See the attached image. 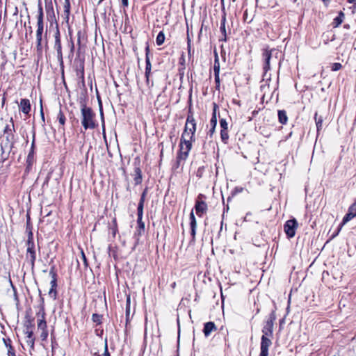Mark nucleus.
<instances>
[{
    "mask_svg": "<svg viewBox=\"0 0 356 356\" xmlns=\"http://www.w3.org/2000/svg\"><path fill=\"white\" fill-rule=\"evenodd\" d=\"M348 1L350 3H353L355 1V0H348Z\"/></svg>",
    "mask_w": 356,
    "mask_h": 356,
    "instance_id": "nucleus-48",
    "label": "nucleus"
},
{
    "mask_svg": "<svg viewBox=\"0 0 356 356\" xmlns=\"http://www.w3.org/2000/svg\"><path fill=\"white\" fill-rule=\"evenodd\" d=\"M172 288H174L175 286V283H173V284L172 285Z\"/></svg>",
    "mask_w": 356,
    "mask_h": 356,
    "instance_id": "nucleus-49",
    "label": "nucleus"
},
{
    "mask_svg": "<svg viewBox=\"0 0 356 356\" xmlns=\"http://www.w3.org/2000/svg\"><path fill=\"white\" fill-rule=\"evenodd\" d=\"M190 225L191 229V236L193 237V239H195V234H196V227H197V222L196 220L193 213V211H192L190 213Z\"/></svg>",
    "mask_w": 356,
    "mask_h": 356,
    "instance_id": "nucleus-14",
    "label": "nucleus"
},
{
    "mask_svg": "<svg viewBox=\"0 0 356 356\" xmlns=\"http://www.w3.org/2000/svg\"><path fill=\"white\" fill-rule=\"evenodd\" d=\"M214 76H215V81H216V88H218L219 86H220L219 74H214Z\"/></svg>",
    "mask_w": 356,
    "mask_h": 356,
    "instance_id": "nucleus-38",
    "label": "nucleus"
},
{
    "mask_svg": "<svg viewBox=\"0 0 356 356\" xmlns=\"http://www.w3.org/2000/svg\"><path fill=\"white\" fill-rule=\"evenodd\" d=\"M58 40H60V37H59V32H58V31H57V33L56 34V36H55V41H58Z\"/></svg>",
    "mask_w": 356,
    "mask_h": 356,
    "instance_id": "nucleus-43",
    "label": "nucleus"
},
{
    "mask_svg": "<svg viewBox=\"0 0 356 356\" xmlns=\"http://www.w3.org/2000/svg\"><path fill=\"white\" fill-rule=\"evenodd\" d=\"M196 131V123L193 115H188L184 132L181 138L195 140V133Z\"/></svg>",
    "mask_w": 356,
    "mask_h": 356,
    "instance_id": "nucleus-2",
    "label": "nucleus"
},
{
    "mask_svg": "<svg viewBox=\"0 0 356 356\" xmlns=\"http://www.w3.org/2000/svg\"><path fill=\"white\" fill-rule=\"evenodd\" d=\"M48 337V332L47 330H41L40 338L42 340H46Z\"/></svg>",
    "mask_w": 356,
    "mask_h": 356,
    "instance_id": "nucleus-36",
    "label": "nucleus"
},
{
    "mask_svg": "<svg viewBox=\"0 0 356 356\" xmlns=\"http://www.w3.org/2000/svg\"><path fill=\"white\" fill-rule=\"evenodd\" d=\"M216 329L215 324L213 322H208L204 324V333L206 337L209 336L212 331Z\"/></svg>",
    "mask_w": 356,
    "mask_h": 356,
    "instance_id": "nucleus-15",
    "label": "nucleus"
},
{
    "mask_svg": "<svg viewBox=\"0 0 356 356\" xmlns=\"http://www.w3.org/2000/svg\"><path fill=\"white\" fill-rule=\"evenodd\" d=\"M202 195H200L195 203L196 213L199 216H202L207 211V204L205 202L201 200Z\"/></svg>",
    "mask_w": 356,
    "mask_h": 356,
    "instance_id": "nucleus-11",
    "label": "nucleus"
},
{
    "mask_svg": "<svg viewBox=\"0 0 356 356\" xmlns=\"http://www.w3.org/2000/svg\"><path fill=\"white\" fill-rule=\"evenodd\" d=\"M81 256H82V259L83 260V262H84L85 265L86 266L87 265V261H86V256H85V254H84L83 251L81 252Z\"/></svg>",
    "mask_w": 356,
    "mask_h": 356,
    "instance_id": "nucleus-42",
    "label": "nucleus"
},
{
    "mask_svg": "<svg viewBox=\"0 0 356 356\" xmlns=\"http://www.w3.org/2000/svg\"><path fill=\"white\" fill-rule=\"evenodd\" d=\"M101 115H102V117L103 118V112H102V111H101Z\"/></svg>",
    "mask_w": 356,
    "mask_h": 356,
    "instance_id": "nucleus-50",
    "label": "nucleus"
},
{
    "mask_svg": "<svg viewBox=\"0 0 356 356\" xmlns=\"http://www.w3.org/2000/svg\"><path fill=\"white\" fill-rule=\"evenodd\" d=\"M128 0H122V4L124 6H128Z\"/></svg>",
    "mask_w": 356,
    "mask_h": 356,
    "instance_id": "nucleus-46",
    "label": "nucleus"
},
{
    "mask_svg": "<svg viewBox=\"0 0 356 356\" xmlns=\"http://www.w3.org/2000/svg\"><path fill=\"white\" fill-rule=\"evenodd\" d=\"M33 146H34V139L33 140V142H32L31 151V152H30V153H29V157H30V156H31V154H33Z\"/></svg>",
    "mask_w": 356,
    "mask_h": 356,
    "instance_id": "nucleus-44",
    "label": "nucleus"
},
{
    "mask_svg": "<svg viewBox=\"0 0 356 356\" xmlns=\"http://www.w3.org/2000/svg\"><path fill=\"white\" fill-rule=\"evenodd\" d=\"M100 316L98 314L92 315V320L94 322H99Z\"/></svg>",
    "mask_w": 356,
    "mask_h": 356,
    "instance_id": "nucleus-39",
    "label": "nucleus"
},
{
    "mask_svg": "<svg viewBox=\"0 0 356 356\" xmlns=\"http://www.w3.org/2000/svg\"><path fill=\"white\" fill-rule=\"evenodd\" d=\"M356 216V202L349 208L348 212L346 213V215L343 217L342 222L339 228L338 232H339L342 227L346 223H347L348 221L352 220L354 217ZM339 232L337 233V234Z\"/></svg>",
    "mask_w": 356,
    "mask_h": 356,
    "instance_id": "nucleus-9",
    "label": "nucleus"
},
{
    "mask_svg": "<svg viewBox=\"0 0 356 356\" xmlns=\"http://www.w3.org/2000/svg\"><path fill=\"white\" fill-rule=\"evenodd\" d=\"M26 247V258L30 261L31 266L33 267L36 259V254L32 232H29V233Z\"/></svg>",
    "mask_w": 356,
    "mask_h": 356,
    "instance_id": "nucleus-4",
    "label": "nucleus"
},
{
    "mask_svg": "<svg viewBox=\"0 0 356 356\" xmlns=\"http://www.w3.org/2000/svg\"><path fill=\"white\" fill-rule=\"evenodd\" d=\"M271 344V337H266V336H262L261 341V353L259 356H268V348Z\"/></svg>",
    "mask_w": 356,
    "mask_h": 356,
    "instance_id": "nucleus-8",
    "label": "nucleus"
},
{
    "mask_svg": "<svg viewBox=\"0 0 356 356\" xmlns=\"http://www.w3.org/2000/svg\"><path fill=\"white\" fill-rule=\"evenodd\" d=\"M144 204L139 203L138 206V218H143Z\"/></svg>",
    "mask_w": 356,
    "mask_h": 356,
    "instance_id": "nucleus-31",
    "label": "nucleus"
},
{
    "mask_svg": "<svg viewBox=\"0 0 356 356\" xmlns=\"http://www.w3.org/2000/svg\"><path fill=\"white\" fill-rule=\"evenodd\" d=\"M220 137H221L222 140L225 143H226L227 140L229 138V135H228L227 130L222 129L221 131H220Z\"/></svg>",
    "mask_w": 356,
    "mask_h": 356,
    "instance_id": "nucleus-29",
    "label": "nucleus"
},
{
    "mask_svg": "<svg viewBox=\"0 0 356 356\" xmlns=\"http://www.w3.org/2000/svg\"><path fill=\"white\" fill-rule=\"evenodd\" d=\"M138 228L137 232L139 235H141L145 232V223L142 221V218H138Z\"/></svg>",
    "mask_w": 356,
    "mask_h": 356,
    "instance_id": "nucleus-22",
    "label": "nucleus"
},
{
    "mask_svg": "<svg viewBox=\"0 0 356 356\" xmlns=\"http://www.w3.org/2000/svg\"><path fill=\"white\" fill-rule=\"evenodd\" d=\"M273 325L271 321H268L266 325L264 327L262 330V336H266V337H272L273 336Z\"/></svg>",
    "mask_w": 356,
    "mask_h": 356,
    "instance_id": "nucleus-13",
    "label": "nucleus"
},
{
    "mask_svg": "<svg viewBox=\"0 0 356 356\" xmlns=\"http://www.w3.org/2000/svg\"><path fill=\"white\" fill-rule=\"evenodd\" d=\"M278 118L279 121L282 124H286L288 120L286 113L284 111H278Z\"/></svg>",
    "mask_w": 356,
    "mask_h": 356,
    "instance_id": "nucleus-21",
    "label": "nucleus"
},
{
    "mask_svg": "<svg viewBox=\"0 0 356 356\" xmlns=\"http://www.w3.org/2000/svg\"><path fill=\"white\" fill-rule=\"evenodd\" d=\"M19 108L22 113L28 114L31 111L29 100L27 99H22L20 101Z\"/></svg>",
    "mask_w": 356,
    "mask_h": 356,
    "instance_id": "nucleus-12",
    "label": "nucleus"
},
{
    "mask_svg": "<svg viewBox=\"0 0 356 356\" xmlns=\"http://www.w3.org/2000/svg\"><path fill=\"white\" fill-rule=\"evenodd\" d=\"M273 54H275V60L278 56L280 52L276 49H265L263 53V59L264 61V70L266 72L270 69V60L273 58Z\"/></svg>",
    "mask_w": 356,
    "mask_h": 356,
    "instance_id": "nucleus-6",
    "label": "nucleus"
},
{
    "mask_svg": "<svg viewBox=\"0 0 356 356\" xmlns=\"http://www.w3.org/2000/svg\"><path fill=\"white\" fill-rule=\"evenodd\" d=\"M315 121L317 127V131H319L322 128L323 124V118L321 116H318L317 113L315 114Z\"/></svg>",
    "mask_w": 356,
    "mask_h": 356,
    "instance_id": "nucleus-23",
    "label": "nucleus"
},
{
    "mask_svg": "<svg viewBox=\"0 0 356 356\" xmlns=\"http://www.w3.org/2000/svg\"><path fill=\"white\" fill-rule=\"evenodd\" d=\"M55 49L57 51V57L59 60H63V55H62V51H61V43L60 40L55 41Z\"/></svg>",
    "mask_w": 356,
    "mask_h": 356,
    "instance_id": "nucleus-19",
    "label": "nucleus"
},
{
    "mask_svg": "<svg viewBox=\"0 0 356 356\" xmlns=\"http://www.w3.org/2000/svg\"><path fill=\"white\" fill-rule=\"evenodd\" d=\"M49 275L51 277V281L50 282L51 284V289L49 291V295L51 297H53L54 298H56V288L57 286V280H56V273L54 270V267H52L49 271Z\"/></svg>",
    "mask_w": 356,
    "mask_h": 356,
    "instance_id": "nucleus-10",
    "label": "nucleus"
},
{
    "mask_svg": "<svg viewBox=\"0 0 356 356\" xmlns=\"http://www.w3.org/2000/svg\"><path fill=\"white\" fill-rule=\"evenodd\" d=\"M102 127H103V131H104V124L102 125Z\"/></svg>",
    "mask_w": 356,
    "mask_h": 356,
    "instance_id": "nucleus-51",
    "label": "nucleus"
},
{
    "mask_svg": "<svg viewBox=\"0 0 356 356\" xmlns=\"http://www.w3.org/2000/svg\"><path fill=\"white\" fill-rule=\"evenodd\" d=\"M9 347L10 348L8 350V356H15V353L13 349L12 348V346H10Z\"/></svg>",
    "mask_w": 356,
    "mask_h": 356,
    "instance_id": "nucleus-40",
    "label": "nucleus"
},
{
    "mask_svg": "<svg viewBox=\"0 0 356 356\" xmlns=\"http://www.w3.org/2000/svg\"><path fill=\"white\" fill-rule=\"evenodd\" d=\"M165 35L163 32H160L156 39V44L158 45H161L164 42Z\"/></svg>",
    "mask_w": 356,
    "mask_h": 356,
    "instance_id": "nucleus-25",
    "label": "nucleus"
},
{
    "mask_svg": "<svg viewBox=\"0 0 356 356\" xmlns=\"http://www.w3.org/2000/svg\"><path fill=\"white\" fill-rule=\"evenodd\" d=\"M10 122H11V125L8 124L6 126V127L4 129L5 133L12 134V131H13V129H14V123H13V118H10Z\"/></svg>",
    "mask_w": 356,
    "mask_h": 356,
    "instance_id": "nucleus-30",
    "label": "nucleus"
},
{
    "mask_svg": "<svg viewBox=\"0 0 356 356\" xmlns=\"http://www.w3.org/2000/svg\"><path fill=\"white\" fill-rule=\"evenodd\" d=\"M145 192L143 193L141 197H140V202L139 203H143L144 204V202H145Z\"/></svg>",
    "mask_w": 356,
    "mask_h": 356,
    "instance_id": "nucleus-41",
    "label": "nucleus"
},
{
    "mask_svg": "<svg viewBox=\"0 0 356 356\" xmlns=\"http://www.w3.org/2000/svg\"><path fill=\"white\" fill-rule=\"evenodd\" d=\"M220 127H221L222 129L227 130L228 124H227L226 120L221 119L220 121Z\"/></svg>",
    "mask_w": 356,
    "mask_h": 356,
    "instance_id": "nucleus-34",
    "label": "nucleus"
},
{
    "mask_svg": "<svg viewBox=\"0 0 356 356\" xmlns=\"http://www.w3.org/2000/svg\"><path fill=\"white\" fill-rule=\"evenodd\" d=\"M64 13L66 15V18L67 19L70 15V3L69 0H65L64 3Z\"/></svg>",
    "mask_w": 356,
    "mask_h": 356,
    "instance_id": "nucleus-24",
    "label": "nucleus"
},
{
    "mask_svg": "<svg viewBox=\"0 0 356 356\" xmlns=\"http://www.w3.org/2000/svg\"><path fill=\"white\" fill-rule=\"evenodd\" d=\"M220 31L224 35L223 40L226 41V29H225V18L224 17L221 22L220 27Z\"/></svg>",
    "mask_w": 356,
    "mask_h": 356,
    "instance_id": "nucleus-26",
    "label": "nucleus"
},
{
    "mask_svg": "<svg viewBox=\"0 0 356 356\" xmlns=\"http://www.w3.org/2000/svg\"><path fill=\"white\" fill-rule=\"evenodd\" d=\"M57 119L58 120V122H59V123L61 125L63 126L65 124V117L63 115V113L61 111V110H60L58 113Z\"/></svg>",
    "mask_w": 356,
    "mask_h": 356,
    "instance_id": "nucleus-28",
    "label": "nucleus"
},
{
    "mask_svg": "<svg viewBox=\"0 0 356 356\" xmlns=\"http://www.w3.org/2000/svg\"><path fill=\"white\" fill-rule=\"evenodd\" d=\"M26 337L28 338L27 342L33 344V332L27 330L26 332Z\"/></svg>",
    "mask_w": 356,
    "mask_h": 356,
    "instance_id": "nucleus-32",
    "label": "nucleus"
},
{
    "mask_svg": "<svg viewBox=\"0 0 356 356\" xmlns=\"http://www.w3.org/2000/svg\"><path fill=\"white\" fill-rule=\"evenodd\" d=\"M103 356H110V353L108 350V344H107V340H105L104 343V353L103 354Z\"/></svg>",
    "mask_w": 356,
    "mask_h": 356,
    "instance_id": "nucleus-37",
    "label": "nucleus"
},
{
    "mask_svg": "<svg viewBox=\"0 0 356 356\" xmlns=\"http://www.w3.org/2000/svg\"><path fill=\"white\" fill-rule=\"evenodd\" d=\"M5 102H6V97L5 96L3 95V97H2V99H1V106H3L4 104H5Z\"/></svg>",
    "mask_w": 356,
    "mask_h": 356,
    "instance_id": "nucleus-45",
    "label": "nucleus"
},
{
    "mask_svg": "<svg viewBox=\"0 0 356 356\" xmlns=\"http://www.w3.org/2000/svg\"><path fill=\"white\" fill-rule=\"evenodd\" d=\"M136 176L134 179L136 184H138L141 182L142 180V176H141V171L139 168L136 169Z\"/></svg>",
    "mask_w": 356,
    "mask_h": 356,
    "instance_id": "nucleus-27",
    "label": "nucleus"
},
{
    "mask_svg": "<svg viewBox=\"0 0 356 356\" xmlns=\"http://www.w3.org/2000/svg\"><path fill=\"white\" fill-rule=\"evenodd\" d=\"M343 18H344V14L343 12L341 11L339 14V16H337V17H335L334 19V22H333L334 26V27L339 26L342 23Z\"/></svg>",
    "mask_w": 356,
    "mask_h": 356,
    "instance_id": "nucleus-20",
    "label": "nucleus"
},
{
    "mask_svg": "<svg viewBox=\"0 0 356 356\" xmlns=\"http://www.w3.org/2000/svg\"><path fill=\"white\" fill-rule=\"evenodd\" d=\"M298 227V222L296 219L289 220L286 222L284 226V229L289 238H292L295 236L296 230Z\"/></svg>",
    "mask_w": 356,
    "mask_h": 356,
    "instance_id": "nucleus-7",
    "label": "nucleus"
},
{
    "mask_svg": "<svg viewBox=\"0 0 356 356\" xmlns=\"http://www.w3.org/2000/svg\"><path fill=\"white\" fill-rule=\"evenodd\" d=\"M81 124L84 127L85 130L88 129H95L96 127L95 117V114L93 113L92 109L87 107L86 105H83L81 109Z\"/></svg>",
    "mask_w": 356,
    "mask_h": 356,
    "instance_id": "nucleus-1",
    "label": "nucleus"
},
{
    "mask_svg": "<svg viewBox=\"0 0 356 356\" xmlns=\"http://www.w3.org/2000/svg\"><path fill=\"white\" fill-rule=\"evenodd\" d=\"M195 140L190 138H185L181 137L180 142V151L177 159L179 161L186 160L188 157V153L192 147V142Z\"/></svg>",
    "mask_w": 356,
    "mask_h": 356,
    "instance_id": "nucleus-5",
    "label": "nucleus"
},
{
    "mask_svg": "<svg viewBox=\"0 0 356 356\" xmlns=\"http://www.w3.org/2000/svg\"><path fill=\"white\" fill-rule=\"evenodd\" d=\"M210 124L211 126V128L209 130V134H210V136H212V134L214 133L215 128L217 124V118H216V106H214L213 116L210 120Z\"/></svg>",
    "mask_w": 356,
    "mask_h": 356,
    "instance_id": "nucleus-16",
    "label": "nucleus"
},
{
    "mask_svg": "<svg viewBox=\"0 0 356 356\" xmlns=\"http://www.w3.org/2000/svg\"><path fill=\"white\" fill-rule=\"evenodd\" d=\"M44 35V19L43 12L42 8L39 9V13L37 17V31H36V40L38 50L42 49V37Z\"/></svg>",
    "mask_w": 356,
    "mask_h": 356,
    "instance_id": "nucleus-3",
    "label": "nucleus"
},
{
    "mask_svg": "<svg viewBox=\"0 0 356 356\" xmlns=\"http://www.w3.org/2000/svg\"><path fill=\"white\" fill-rule=\"evenodd\" d=\"M214 60L219 61L218 55L216 52H215V60Z\"/></svg>",
    "mask_w": 356,
    "mask_h": 356,
    "instance_id": "nucleus-47",
    "label": "nucleus"
},
{
    "mask_svg": "<svg viewBox=\"0 0 356 356\" xmlns=\"http://www.w3.org/2000/svg\"><path fill=\"white\" fill-rule=\"evenodd\" d=\"M151 67H152V65L150 63V60H149L148 56H146L145 77H146V81H147V84H149Z\"/></svg>",
    "mask_w": 356,
    "mask_h": 356,
    "instance_id": "nucleus-18",
    "label": "nucleus"
},
{
    "mask_svg": "<svg viewBox=\"0 0 356 356\" xmlns=\"http://www.w3.org/2000/svg\"><path fill=\"white\" fill-rule=\"evenodd\" d=\"M342 65L339 63H335L332 66V71H337L341 68Z\"/></svg>",
    "mask_w": 356,
    "mask_h": 356,
    "instance_id": "nucleus-35",
    "label": "nucleus"
},
{
    "mask_svg": "<svg viewBox=\"0 0 356 356\" xmlns=\"http://www.w3.org/2000/svg\"><path fill=\"white\" fill-rule=\"evenodd\" d=\"M214 74H220V62L214 60L213 65Z\"/></svg>",
    "mask_w": 356,
    "mask_h": 356,
    "instance_id": "nucleus-33",
    "label": "nucleus"
},
{
    "mask_svg": "<svg viewBox=\"0 0 356 356\" xmlns=\"http://www.w3.org/2000/svg\"><path fill=\"white\" fill-rule=\"evenodd\" d=\"M38 330H47V323L44 319V313L42 312L41 318L38 320Z\"/></svg>",
    "mask_w": 356,
    "mask_h": 356,
    "instance_id": "nucleus-17",
    "label": "nucleus"
}]
</instances>
